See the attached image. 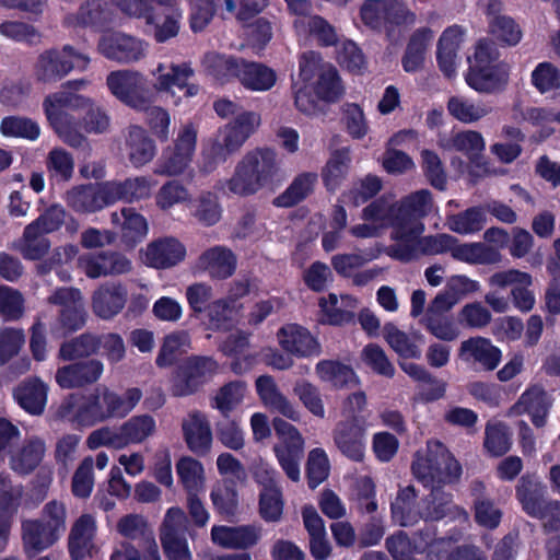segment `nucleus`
<instances>
[{
    "instance_id": "f257e3e1",
    "label": "nucleus",
    "mask_w": 560,
    "mask_h": 560,
    "mask_svg": "<svg viewBox=\"0 0 560 560\" xmlns=\"http://www.w3.org/2000/svg\"><path fill=\"white\" fill-rule=\"evenodd\" d=\"M411 470L423 487L430 488L418 511V520L438 522L446 516L467 518V512L454 504L453 494L443 489L446 485L456 483L462 475L459 462L443 443L429 441L425 452L415 454Z\"/></svg>"
},
{
    "instance_id": "4be33fe9",
    "label": "nucleus",
    "mask_w": 560,
    "mask_h": 560,
    "mask_svg": "<svg viewBox=\"0 0 560 560\" xmlns=\"http://www.w3.org/2000/svg\"><path fill=\"white\" fill-rule=\"evenodd\" d=\"M183 438L187 448L195 455L206 456L212 445V431L205 413L195 410L182 422Z\"/></svg>"
},
{
    "instance_id": "473e14b6",
    "label": "nucleus",
    "mask_w": 560,
    "mask_h": 560,
    "mask_svg": "<svg viewBox=\"0 0 560 560\" xmlns=\"http://www.w3.org/2000/svg\"><path fill=\"white\" fill-rule=\"evenodd\" d=\"M255 385L257 395L266 407L278 411L290 420L298 421L300 419V412L279 390L275 378L271 375L265 374L258 376Z\"/></svg>"
},
{
    "instance_id": "39448f33",
    "label": "nucleus",
    "mask_w": 560,
    "mask_h": 560,
    "mask_svg": "<svg viewBox=\"0 0 560 560\" xmlns=\"http://www.w3.org/2000/svg\"><path fill=\"white\" fill-rule=\"evenodd\" d=\"M66 529V508L50 501L43 509L40 520L22 522V540L25 553L32 558L52 546Z\"/></svg>"
},
{
    "instance_id": "a19ab883",
    "label": "nucleus",
    "mask_w": 560,
    "mask_h": 560,
    "mask_svg": "<svg viewBox=\"0 0 560 560\" xmlns=\"http://www.w3.org/2000/svg\"><path fill=\"white\" fill-rule=\"evenodd\" d=\"M46 452L45 442L39 438H31L11 456L10 467L18 475L26 476L33 472L42 463Z\"/></svg>"
},
{
    "instance_id": "423d86ee",
    "label": "nucleus",
    "mask_w": 560,
    "mask_h": 560,
    "mask_svg": "<svg viewBox=\"0 0 560 560\" xmlns=\"http://www.w3.org/2000/svg\"><path fill=\"white\" fill-rule=\"evenodd\" d=\"M78 100L79 96L71 93L56 92L45 97L43 108L50 127L66 144L85 149L89 142L79 130V119L66 110Z\"/></svg>"
},
{
    "instance_id": "f3484780",
    "label": "nucleus",
    "mask_w": 560,
    "mask_h": 560,
    "mask_svg": "<svg viewBox=\"0 0 560 560\" xmlns=\"http://www.w3.org/2000/svg\"><path fill=\"white\" fill-rule=\"evenodd\" d=\"M96 395L72 393L63 398L57 416L77 428H91L100 423L95 412Z\"/></svg>"
},
{
    "instance_id": "a18cd8bd",
    "label": "nucleus",
    "mask_w": 560,
    "mask_h": 560,
    "mask_svg": "<svg viewBox=\"0 0 560 560\" xmlns=\"http://www.w3.org/2000/svg\"><path fill=\"white\" fill-rule=\"evenodd\" d=\"M276 458L285 476L293 482L300 480V463L304 455L303 443L284 442L273 446Z\"/></svg>"
},
{
    "instance_id": "7c9ffc66",
    "label": "nucleus",
    "mask_w": 560,
    "mask_h": 560,
    "mask_svg": "<svg viewBox=\"0 0 560 560\" xmlns=\"http://www.w3.org/2000/svg\"><path fill=\"white\" fill-rule=\"evenodd\" d=\"M244 58L220 52H208L202 65L208 75L221 85L237 82Z\"/></svg>"
},
{
    "instance_id": "49530a36",
    "label": "nucleus",
    "mask_w": 560,
    "mask_h": 560,
    "mask_svg": "<svg viewBox=\"0 0 560 560\" xmlns=\"http://www.w3.org/2000/svg\"><path fill=\"white\" fill-rule=\"evenodd\" d=\"M46 168L51 185L65 184L73 176L74 161L65 149L54 148L47 155Z\"/></svg>"
},
{
    "instance_id": "f8f14e48",
    "label": "nucleus",
    "mask_w": 560,
    "mask_h": 560,
    "mask_svg": "<svg viewBox=\"0 0 560 560\" xmlns=\"http://www.w3.org/2000/svg\"><path fill=\"white\" fill-rule=\"evenodd\" d=\"M458 359L476 372H492L501 360L502 351L488 338L477 336L462 341Z\"/></svg>"
},
{
    "instance_id": "e2e57ef3",
    "label": "nucleus",
    "mask_w": 560,
    "mask_h": 560,
    "mask_svg": "<svg viewBox=\"0 0 560 560\" xmlns=\"http://www.w3.org/2000/svg\"><path fill=\"white\" fill-rule=\"evenodd\" d=\"M110 560H161L155 536L136 547L131 542H121Z\"/></svg>"
},
{
    "instance_id": "6e6d98bb",
    "label": "nucleus",
    "mask_w": 560,
    "mask_h": 560,
    "mask_svg": "<svg viewBox=\"0 0 560 560\" xmlns=\"http://www.w3.org/2000/svg\"><path fill=\"white\" fill-rule=\"evenodd\" d=\"M50 248V241L40 230L27 224L23 232V237L20 246L22 256L27 260L42 259Z\"/></svg>"
},
{
    "instance_id": "052dcab7",
    "label": "nucleus",
    "mask_w": 560,
    "mask_h": 560,
    "mask_svg": "<svg viewBox=\"0 0 560 560\" xmlns=\"http://www.w3.org/2000/svg\"><path fill=\"white\" fill-rule=\"evenodd\" d=\"M493 40L502 47L516 46L522 39L520 25L510 16L497 15L489 23Z\"/></svg>"
},
{
    "instance_id": "13d9d810",
    "label": "nucleus",
    "mask_w": 560,
    "mask_h": 560,
    "mask_svg": "<svg viewBox=\"0 0 560 560\" xmlns=\"http://www.w3.org/2000/svg\"><path fill=\"white\" fill-rule=\"evenodd\" d=\"M210 498L218 514L226 517L235 515L238 506L235 481L224 480L211 490Z\"/></svg>"
},
{
    "instance_id": "1a4fd4ad",
    "label": "nucleus",
    "mask_w": 560,
    "mask_h": 560,
    "mask_svg": "<svg viewBox=\"0 0 560 560\" xmlns=\"http://www.w3.org/2000/svg\"><path fill=\"white\" fill-rule=\"evenodd\" d=\"M218 370L212 357H188L176 371L173 392L175 396L195 394Z\"/></svg>"
},
{
    "instance_id": "9d476101",
    "label": "nucleus",
    "mask_w": 560,
    "mask_h": 560,
    "mask_svg": "<svg viewBox=\"0 0 560 560\" xmlns=\"http://www.w3.org/2000/svg\"><path fill=\"white\" fill-rule=\"evenodd\" d=\"M92 393L96 395L95 412L100 423L127 417L142 398V392L138 387L128 388L124 395L106 386L96 387Z\"/></svg>"
},
{
    "instance_id": "6ab92c4d",
    "label": "nucleus",
    "mask_w": 560,
    "mask_h": 560,
    "mask_svg": "<svg viewBox=\"0 0 560 560\" xmlns=\"http://www.w3.org/2000/svg\"><path fill=\"white\" fill-rule=\"evenodd\" d=\"M280 347L296 358L318 357L322 346L311 331L299 324H285L277 334Z\"/></svg>"
},
{
    "instance_id": "c9c22d12",
    "label": "nucleus",
    "mask_w": 560,
    "mask_h": 560,
    "mask_svg": "<svg viewBox=\"0 0 560 560\" xmlns=\"http://www.w3.org/2000/svg\"><path fill=\"white\" fill-rule=\"evenodd\" d=\"M249 337V332L237 329L235 332L228 335L219 345V351L232 359L231 370L237 375L249 370L253 364V357L245 354L250 345Z\"/></svg>"
},
{
    "instance_id": "b1692460",
    "label": "nucleus",
    "mask_w": 560,
    "mask_h": 560,
    "mask_svg": "<svg viewBox=\"0 0 560 560\" xmlns=\"http://www.w3.org/2000/svg\"><path fill=\"white\" fill-rule=\"evenodd\" d=\"M261 538V528L248 524L238 526L214 525L211 528L212 541L228 549H249L258 544Z\"/></svg>"
},
{
    "instance_id": "c85d7f7f",
    "label": "nucleus",
    "mask_w": 560,
    "mask_h": 560,
    "mask_svg": "<svg viewBox=\"0 0 560 560\" xmlns=\"http://www.w3.org/2000/svg\"><path fill=\"white\" fill-rule=\"evenodd\" d=\"M128 291L120 283L101 285L92 296V310L102 319H112L119 314L127 302Z\"/></svg>"
},
{
    "instance_id": "72a5a7b5",
    "label": "nucleus",
    "mask_w": 560,
    "mask_h": 560,
    "mask_svg": "<svg viewBox=\"0 0 560 560\" xmlns=\"http://www.w3.org/2000/svg\"><path fill=\"white\" fill-rule=\"evenodd\" d=\"M112 222L120 225V241L129 248L136 247L148 234L147 219L135 208H122L120 214L112 213Z\"/></svg>"
},
{
    "instance_id": "69168bd1",
    "label": "nucleus",
    "mask_w": 560,
    "mask_h": 560,
    "mask_svg": "<svg viewBox=\"0 0 560 560\" xmlns=\"http://www.w3.org/2000/svg\"><path fill=\"white\" fill-rule=\"evenodd\" d=\"M550 402L547 393L541 387L527 388L512 406L511 411L515 415L537 413L549 411Z\"/></svg>"
},
{
    "instance_id": "680f3d73",
    "label": "nucleus",
    "mask_w": 560,
    "mask_h": 560,
    "mask_svg": "<svg viewBox=\"0 0 560 560\" xmlns=\"http://www.w3.org/2000/svg\"><path fill=\"white\" fill-rule=\"evenodd\" d=\"M165 9L158 12L148 11L141 18L145 19L148 25L153 27L154 39L156 43H165L175 37L179 31V22L176 18L164 12Z\"/></svg>"
},
{
    "instance_id": "20e7f679",
    "label": "nucleus",
    "mask_w": 560,
    "mask_h": 560,
    "mask_svg": "<svg viewBox=\"0 0 560 560\" xmlns=\"http://www.w3.org/2000/svg\"><path fill=\"white\" fill-rule=\"evenodd\" d=\"M277 171L276 152L268 148L256 149L237 163L233 176L226 180V186L234 195L250 196L269 185Z\"/></svg>"
},
{
    "instance_id": "603ef678",
    "label": "nucleus",
    "mask_w": 560,
    "mask_h": 560,
    "mask_svg": "<svg viewBox=\"0 0 560 560\" xmlns=\"http://www.w3.org/2000/svg\"><path fill=\"white\" fill-rule=\"evenodd\" d=\"M118 533L136 547L154 537L148 521L139 514H127L117 523Z\"/></svg>"
},
{
    "instance_id": "a211bd4d",
    "label": "nucleus",
    "mask_w": 560,
    "mask_h": 560,
    "mask_svg": "<svg viewBox=\"0 0 560 560\" xmlns=\"http://www.w3.org/2000/svg\"><path fill=\"white\" fill-rule=\"evenodd\" d=\"M260 117L254 112H243L226 126L223 144L215 143L211 151L214 159L225 161V153L238 150L259 125Z\"/></svg>"
},
{
    "instance_id": "774afa93",
    "label": "nucleus",
    "mask_w": 560,
    "mask_h": 560,
    "mask_svg": "<svg viewBox=\"0 0 560 560\" xmlns=\"http://www.w3.org/2000/svg\"><path fill=\"white\" fill-rule=\"evenodd\" d=\"M532 84L541 94L560 89V70L549 61L539 62L530 74Z\"/></svg>"
},
{
    "instance_id": "e433bc0d",
    "label": "nucleus",
    "mask_w": 560,
    "mask_h": 560,
    "mask_svg": "<svg viewBox=\"0 0 560 560\" xmlns=\"http://www.w3.org/2000/svg\"><path fill=\"white\" fill-rule=\"evenodd\" d=\"M113 10L105 0H86L73 15L75 24L90 27L97 32H104L113 22Z\"/></svg>"
},
{
    "instance_id": "aec40b11",
    "label": "nucleus",
    "mask_w": 560,
    "mask_h": 560,
    "mask_svg": "<svg viewBox=\"0 0 560 560\" xmlns=\"http://www.w3.org/2000/svg\"><path fill=\"white\" fill-rule=\"evenodd\" d=\"M465 81L470 89L481 94L502 93L510 81V66L500 63L488 67H468Z\"/></svg>"
},
{
    "instance_id": "58836bf2",
    "label": "nucleus",
    "mask_w": 560,
    "mask_h": 560,
    "mask_svg": "<svg viewBox=\"0 0 560 560\" xmlns=\"http://www.w3.org/2000/svg\"><path fill=\"white\" fill-rule=\"evenodd\" d=\"M351 164L348 148L336 149L322 168L320 177L328 192H336L346 180Z\"/></svg>"
},
{
    "instance_id": "f03ea898",
    "label": "nucleus",
    "mask_w": 560,
    "mask_h": 560,
    "mask_svg": "<svg viewBox=\"0 0 560 560\" xmlns=\"http://www.w3.org/2000/svg\"><path fill=\"white\" fill-rule=\"evenodd\" d=\"M432 206L431 191L420 189L390 206L383 199L372 201L363 208L362 219L389 225L393 229L392 240L412 241L423 233V219L431 213Z\"/></svg>"
},
{
    "instance_id": "4d7b16f0",
    "label": "nucleus",
    "mask_w": 560,
    "mask_h": 560,
    "mask_svg": "<svg viewBox=\"0 0 560 560\" xmlns=\"http://www.w3.org/2000/svg\"><path fill=\"white\" fill-rule=\"evenodd\" d=\"M383 336L386 342L390 346V348L401 358V359H420L421 351L419 347L412 342L408 335L398 329L397 326L393 323H386L383 326Z\"/></svg>"
},
{
    "instance_id": "cd10ccee",
    "label": "nucleus",
    "mask_w": 560,
    "mask_h": 560,
    "mask_svg": "<svg viewBox=\"0 0 560 560\" xmlns=\"http://www.w3.org/2000/svg\"><path fill=\"white\" fill-rule=\"evenodd\" d=\"M48 385L38 376H28L13 389L18 405L32 416H40L47 405Z\"/></svg>"
},
{
    "instance_id": "37998d69",
    "label": "nucleus",
    "mask_w": 560,
    "mask_h": 560,
    "mask_svg": "<svg viewBox=\"0 0 560 560\" xmlns=\"http://www.w3.org/2000/svg\"><path fill=\"white\" fill-rule=\"evenodd\" d=\"M127 145L129 149V161L136 167H140L149 163L156 152L154 141L140 126H130Z\"/></svg>"
},
{
    "instance_id": "ea45409f",
    "label": "nucleus",
    "mask_w": 560,
    "mask_h": 560,
    "mask_svg": "<svg viewBox=\"0 0 560 560\" xmlns=\"http://www.w3.org/2000/svg\"><path fill=\"white\" fill-rule=\"evenodd\" d=\"M318 175L314 172H303L296 175L283 192L273 199L279 208H292L313 194Z\"/></svg>"
},
{
    "instance_id": "0eeeda50",
    "label": "nucleus",
    "mask_w": 560,
    "mask_h": 560,
    "mask_svg": "<svg viewBox=\"0 0 560 560\" xmlns=\"http://www.w3.org/2000/svg\"><path fill=\"white\" fill-rule=\"evenodd\" d=\"M106 84L117 100L136 110L147 108L154 101L151 82L138 71H112L106 78Z\"/></svg>"
},
{
    "instance_id": "f704fd0d",
    "label": "nucleus",
    "mask_w": 560,
    "mask_h": 560,
    "mask_svg": "<svg viewBox=\"0 0 560 560\" xmlns=\"http://www.w3.org/2000/svg\"><path fill=\"white\" fill-rule=\"evenodd\" d=\"M277 72L271 67L260 61L244 58L238 83L250 92L270 91L277 83Z\"/></svg>"
},
{
    "instance_id": "5701e85b",
    "label": "nucleus",
    "mask_w": 560,
    "mask_h": 560,
    "mask_svg": "<svg viewBox=\"0 0 560 560\" xmlns=\"http://www.w3.org/2000/svg\"><path fill=\"white\" fill-rule=\"evenodd\" d=\"M103 370L100 360L91 359L58 368L55 380L65 389L84 387L97 382Z\"/></svg>"
},
{
    "instance_id": "ddd939ff",
    "label": "nucleus",
    "mask_w": 560,
    "mask_h": 560,
    "mask_svg": "<svg viewBox=\"0 0 560 560\" xmlns=\"http://www.w3.org/2000/svg\"><path fill=\"white\" fill-rule=\"evenodd\" d=\"M365 432L363 417H350L337 423L332 438L343 456L352 462L360 463L364 459Z\"/></svg>"
},
{
    "instance_id": "393cba45",
    "label": "nucleus",
    "mask_w": 560,
    "mask_h": 560,
    "mask_svg": "<svg viewBox=\"0 0 560 560\" xmlns=\"http://www.w3.org/2000/svg\"><path fill=\"white\" fill-rule=\"evenodd\" d=\"M96 521L91 514L84 513L73 523L68 537V551L71 560L93 558Z\"/></svg>"
},
{
    "instance_id": "c03bdc74",
    "label": "nucleus",
    "mask_w": 560,
    "mask_h": 560,
    "mask_svg": "<svg viewBox=\"0 0 560 560\" xmlns=\"http://www.w3.org/2000/svg\"><path fill=\"white\" fill-rule=\"evenodd\" d=\"M486 224L487 209H485V205L469 207L448 219L450 229L462 235L478 233Z\"/></svg>"
},
{
    "instance_id": "dca6fc26",
    "label": "nucleus",
    "mask_w": 560,
    "mask_h": 560,
    "mask_svg": "<svg viewBox=\"0 0 560 560\" xmlns=\"http://www.w3.org/2000/svg\"><path fill=\"white\" fill-rule=\"evenodd\" d=\"M98 51L107 59L120 63H130L144 57L142 40L120 32H112L101 37Z\"/></svg>"
},
{
    "instance_id": "09e8293b",
    "label": "nucleus",
    "mask_w": 560,
    "mask_h": 560,
    "mask_svg": "<svg viewBox=\"0 0 560 560\" xmlns=\"http://www.w3.org/2000/svg\"><path fill=\"white\" fill-rule=\"evenodd\" d=\"M178 480L187 493L199 492L203 488L205 469L202 464L190 456H183L176 463Z\"/></svg>"
},
{
    "instance_id": "338daca9",
    "label": "nucleus",
    "mask_w": 560,
    "mask_h": 560,
    "mask_svg": "<svg viewBox=\"0 0 560 560\" xmlns=\"http://www.w3.org/2000/svg\"><path fill=\"white\" fill-rule=\"evenodd\" d=\"M0 131L4 137L36 140L40 135L38 124L31 118L20 116H7L1 120Z\"/></svg>"
},
{
    "instance_id": "0e129e2a",
    "label": "nucleus",
    "mask_w": 560,
    "mask_h": 560,
    "mask_svg": "<svg viewBox=\"0 0 560 560\" xmlns=\"http://www.w3.org/2000/svg\"><path fill=\"white\" fill-rule=\"evenodd\" d=\"M475 522L489 530L498 528L501 524L503 512L491 498L478 495L474 500Z\"/></svg>"
},
{
    "instance_id": "5fc2aeb1",
    "label": "nucleus",
    "mask_w": 560,
    "mask_h": 560,
    "mask_svg": "<svg viewBox=\"0 0 560 560\" xmlns=\"http://www.w3.org/2000/svg\"><path fill=\"white\" fill-rule=\"evenodd\" d=\"M483 446L493 457L505 455L512 447V433L503 422L487 423Z\"/></svg>"
},
{
    "instance_id": "3c124183",
    "label": "nucleus",
    "mask_w": 560,
    "mask_h": 560,
    "mask_svg": "<svg viewBox=\"0 0 560 560\" xmlns=\"http://www.w3.org/2000/svg\"><path fill=\"white\" fill-rule=\"evenodd\" d=\"M98 352L97 335L83 332L70 340L63 341L59 348V358L63 361L89 358Z\"/></svg>"
},
{
    "instance_id": "a878e982",
    "label": "nucleus",
    "mask_w": 560,
    "mask_h": 560,
    "mask_svg": "<svg viewBox=\"0 0 560 560\" xmlns=\"http://www.w3.org/2000/svg\"><path fill=\"white\" fill-rule=\"evenodd\" d=\"M464 36L465 30L463 26L454 24L446 27L439 38L436 61L439 69L447 79L456 74V60Z\"/></svg>"
},
{
    "instance_id": "bf43d9fd",
    "label": "nucleus",
    "mask_w": 560,
    "mask_h": 560,
    "mask_svg": "<svg viewBox=\"0 0 560 560\" xmlns=\"http://www.w3.org/2000/svg\"><path fill=\"white\" fill-rule=\"evenodd\" d=\"M313 90L318 100L338 101L343 94V88L337 69L332 66L322 69Z\"/></svg>"
},
{
    "instance_id": "79ce46f5",
    "label": "nucleus",
    "mask_w": 560,
    "mask_h": 560,
    "mask_svg": "<svg viewBox=\"0 0 560 560\" xmlns=\"http://www.w3.org/2000/svg\"><path fill=\"white\" fill-rule=\"evenodd\" d=\"M452 257L458 261L471 265H490L501 260V254L498 248L487 246L486 243H455L452 249Z\"/></svg>"
},
{
    "instance_id": "2eb2a0df",
    "label": "nucleus",
    "mask_w": 560,
    "mask_h": 560,
    "mask_svg": "<svg viewBox=\"0 0 560 560\" xmlns=\"http://www.w3.org/2000/svg\"><path fill=\"white\" fill-rule=\"evenodd\" d=\"M489 283L492 287L506 288L514 285L511 289L512 303L515 308L522 313H528L534 308L535 294L529 287L533 284L532 275L518 269H509L493 273Z\"/></svg>"
},
{
    "instance_id": "9b49d317",
    "label": "nucleus",
    "mask_w": 560,
    "mask_h": 560,
    "mask_svg": "<svg viewBox=\"0 0 560 560\" xmlns=\"http://www.w3.org/2000/svg\"><path fill=\"white\" fill-rule=\"evenodd\" d=\"M197 132L192 126H185L174 142V148L163 151L154 173L174 176L182 174L191 161L196 149Z\"/></svg>"
},
{
    "instance_id": "4468645a",
    "label": "nucleus",
    "mask_w": 560,
    "mask_h": 560,
    "mask_svg": "<svg viewBox=\"0 0 560 560\" xmlns=\"http://www.w3.org/2000/svg\"><path fill=\"white\" fill-rule=\"evenodd\" d=\"M153 74L155 82L151 83V86L154 89V95L158 92H171L173 88L182 91L185 97H192L199 93V84L189 82L195 75L190 63H171L168 67L159 63Z\"/></svg>"
},
{
    "instance_id": "2f4dec72",
    "label": "nucleus",
    "mask_w": 560,
    "mask_h": 560,
    "mask_svg": "<svg viewBox=\"0 0 560 560\" xmlns=\"http://www.w3.org/2000/svg\"><path fill=\"white\" fill-rule=\"evenodd\" d=\"M185 246L174 237H165L148 245L145 258L149 266L165 269L176 266L185 259Z\"/></svg>"
},
{
    "instance_id": "bb28decb",
    "label": "nucleus",
    "mask_w": 560,
    "mask_h": 560,
    "mask_svg": "<svg viewBox=\"0 0 560 560\" xmlns=\"http://www.w3.org/2000/svg\"><path fill=\"white\" fill-rule=\"evenodd\" d=\"M197 266L207 271L212 279L225 280L234 275L237 257L231 248L215 245L201 253Z\"/></svg>"
},
{
    "instance_id": "c756f323",
    "label": "nucleus",
    "mask_w": 560,
    "mask_h": 560,
    "mask_svg": "<svg viewBox=\"0 0 560 560\" xmlns=\"http://www.w3.org/2000/svg\"><path fill=\"white\" fill-rule=\"evenodd\" d=\"M515 498L528 516H539L541 515L540 508L548 500L547 487L535 474H525L521 476L515 486Z\"/></svg>"
},
{
    "instance_id": "8fccbe9b",
    "label": "nucleus",
    "mask_w": 560,
    "mask_h": 560,
    "mask_svg": "<svg viewBox=\"0 0 560 560\" xmlns=\"http://www.w3.org/2000/svg\"><path fill=\"white\" fill-rule=\"evenodd\" d=\"M315 369L318 377L335 388H345L355 378L353 369L338 360H320Z\"/></svg>"
},
{
    "instance_id": "864d4df0",
    "label": "nucleus",
    "mask_w": 560,
    "mask_h": 560,
    "mask_svg": "<svg viewBox=\"0 0 560 560\" xmlns=\"http://www.w3.org/2000/svg\"><path fill=\"white\" fill-rule=\"evenodd\" d=\"M417 494L412 486L401 488L390 503L392 516L400 526H411L418 522V512L413 511Z\"/></svg>"
},
{
    "instance_id": "412c9836",
    "label": "nucleus",
    "mask_w": 560,
    "mask_h": 560,
    "mask_svg": "<svg viewBox=\"0 0 560 560\" xmlns=\"http://www.w3.org/2000/svg\"><path fill=\"white\" fill-rule=\"evenodd\" d=\"M80 265L91 279L125 275L131 270L129 258L119 252L108 249L80 258Z\"/></svg>"
},
{
    "instance_id": "4c0bfd02",
    "label": "nucleus",
    "mask_w": 560,
    "mask_h": 560,
    "mask_svg": "<svg viewBox=\"0 0 560 560\" xmlns=\"http://www.w3.org/2000/svg\"><path fill=\"white\" fill-rule=\"evenodd\" d=\"M432 39L433 31L428 26L417 28L410 35L401 58V66L406 72L415 73L422 69L425 54Z\"/></svg>"
},
{
    "instance_id": "7ed1b4c3",
    "label": "nucleus",
    "mask_w": 560,
    "mask_h": 560,
    "mask_svg": "<svg viewBox=\"0 0 560 560\" xmlns=\"http://www.w3.org/2000/svg\"><path fill=\"white\" fill-rule=\"evenodd\" d=\"M150 196V183L145 177L82 184L66 194V202L78 213H94L117 201L133 202Z\"/></svg>"
},
{
    "instance_id": "6e6552de",
    "label": "nucleus",
    "mask_w": 560,
    "mask_h": 560,
    "mask_svg": "<svg viewBox=\"0 0 560 560\" xmlns=\"http://www.w3.org/2000/svg\"><path fill=\"white\" fill-rule=\"evenodd\" d=\"M89 63L86 55L77 51L71 45H65L61 50L52 48L39 55L36 77L45 83L57 82L73 69L85 70Z\"/></svg>"
},
{
    "instance_id": "de8ad7c7",
    "label": "nucleus",
    "mask_w": 560,
    "mask_h": 560,
    "mask_svg": "<svg viewBox=\"0 0 560 560\" xmlns=\"http://www.w3.org/2000/svg\"><path fill=\"white\" fill-rule=\"evenodd\" d=\"M124 448L130 444H139L155 431V420L150 415L132 416L120 427Z\"/></svg>"
}]
</instances>
